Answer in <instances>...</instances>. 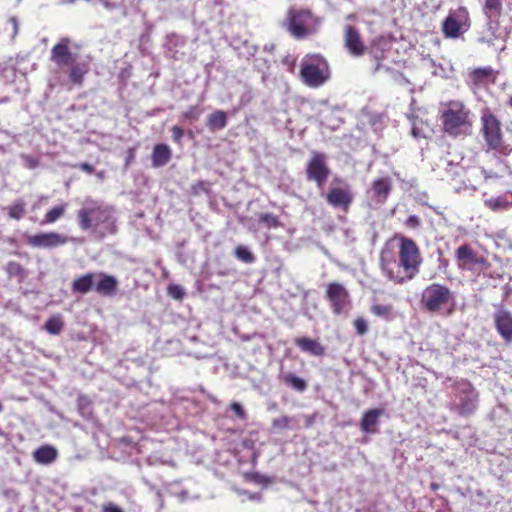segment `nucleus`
<instances>
[{
	"instance_id": "nucleus-1",
	"label": "nucleus",
	"mask_w": 512,
	"mask_h": 512,
	"mask_svg": "<svg viewBox=\"0 0 512 512\" xmlns=\"http://www.w3.org/2000/svg\"><path fill=\"white\" fill-rule=\"evenodd\" d=\"M79 227L92 230L99 237L116 232L112 209L104 206H84L77 213Z\"/></svg>"
},
{
	"instance_id": "nucleus-2",
	"label": "nucleus",
	"mask_w": 512,
	"mask_h": 512,
	"mask_svg": "<svg viewBox=\"0 0 512 512\" xmlns=\"http://www.w3.org/2000/svg\"><path fill=\"white\" fill-rule=\"evenodd\" d=\"M421 263L422 259L416 243L410 238L402 237L399 247V264L403 268L405 276H393L390 273L389 277L397 283L410 280L419 272Z\"/></svg>"
},
{
	"instance_id": "nucleus-3",
	"label": "nucleus",
	"mask_w": 512,
	"mask_h": 512,
	"mask_svg": "<svg viewBox=\"0 0 512 512\" xmlns=\"http://www.w3.org/2000/svg\"><path fill=\"white\" fill-rule=\"evenodd\" d=\"M445 132L452 136L467 134L471 127L469 110L459 101L449 102L442 113Z\"/></svg>"
},
{
	"instance_id": "nucleus-4",
	"label": "nucleus",
	"mask_w": 512,
	"mask_h": 512,
	"mask_svg": "<svg viewBox=\"0 0 512 512\" xmlns=\"http://www.w3.org/2000/svg\"><path fill=\"white\" fill-rule=\"evenodd\" d=\"M300 77L305 85L318 88L330 78L329 65L320 55H308L301 62Z\"/></svg>"
},
{
	"instance_id": "nucleus-5",
	"label": "nucleus",
	"mask_w": 512,
	"mask_h": 512,
	"mask_svg": "<svg viewBox=\"0 0 512 512\" xmlns=\"http://www.w3.org/2000/svg\"><path fill=\"white\" fill-rule=\"evenodd\" d=\"M316 18L309 10L290 9L284 26L296 39H303L316 31Z\"/></svg>"
},
{
	"instance_id": "nucleus-6",
	"label": "nucleus",
	"mask_w": 512,
	"mask_h": 512,
	"mask_svg": "<svg viewBox=\"0 0 512 512\" xmlns=\"http://www.w3.org/2000/svg\"><path fill=\"white\" fill-rule=\"evenodd\" d=\"M453 301V292L442 284L433 283L422 292L421 303L429 312H440Z\"/></svg>"
},
{
	"instance_id": "nucleus-7",
	"label": "nucleus",
	"mask_w": 512,
	"mask_h": 512,
	"mask_svg": "<svg viewBox=\"0 0 512 512\" xmlns=\"http://www.w3.org/2000/svg\"><path fill=\"white\" fill-rule=\"evenodd\" d=\"M330 175L327 156L324 153L312 151L306 166V178L314 181L318 188H322Z\"/></svg>"
},
{
	"instance_id": "nucleus-8",
	"label": "nucleus",
	"mask_w": 512,
	"mask_h": 512,
	"mask_svg": "<svg viewBox=\"0 0 512 512\" xmlns=\"http://www.w3.org/2000/svg\"><path fill=\"white\" fill-rule=\"evenodd\" d=\"M470 27L469 13L465 7L450 11L443 22L442 30L446 37L457 38Z\"/></svg>"
},
{
	"instance_id": "nucleus-9",
	"label": "nucleus",
	"mask_w": 512,
	"mask_h": 512,
	"mask_svg": "<svg viewBox=\"0 0 512 512\" xmlns=\"http://www.w3.org/2000/svg\"><path fill=\"white\" fill-rule=\"evenodd\" d=\"M455 257L458 267L462 270L475 271L489 266L488 261L479 256L468 244L459 246L455 251Z\"/></svg>"
},
{
	"instance_id": "nucleus-10",
	"label": "nucleus",
	"mask_w": 512,
	"mask_h": 512,
	"mask_svg": "<svg viewBox=\"0 0 512 512\" xmlns=\"http://www.w3.org/2000/svg\"><path fill=\"white\" fill-rule=\"evenodd\" d=\"M482 133L487 146L497 149L502 143V130L500 121L490 112H485L481 117Z\"/></svg>"
},
{
	"instance_id": "nucleus-11",
	"label": "nucleus",
	"mask_w": 512,
	"mask_h": 512,
	"mask_svg": "<svg viewBox=\"0 0 512 512\" xmlns=\"http://www.w3.org/2000/svg\"><path fill=\"white\" fill-rule=\"evenodd\" d=\"M460 403L457 405V411L462 416L473 414L478 406V394L472 385L463 382L457 386Z\"/></svg>"
},
{
	"instance_id": "nucleus-12",
	"label": "nucleus",
	"mask_w": 512,
	"mask_h": 512,
	"mask_svg": "<svg viewBox=\"0 0 512 512\" xmlns=\"http://www.w3.org/2000/svg\"><path fill=\"white\" fill-rule=\"evenodd\" d=\"M326 296L331 303L333 312L337 315L345 312L349 304V293L340 283H329L326 290Z\"/></svg>"
},
{
	"instance_id": "nucleus-13",
	"label": "nucleus",
	"mask_w": 512,
	"mask_h": 512,
	"mask_svg": "<svg viewBox=\"0 0 512 512\" xmlns=\"http://www.w3.org/2000/svg\"><path fill=\"white\" fill-rule=\"evenodd\" d=\"M327 203L334 208L347 211L353 201V193L348 183H342L340 187H331L326 195Z\"/></svg>"
},
{
	"instance_id": "nucleus-14",
	"label": "nucleus",
	"mask_w": 512,
	"mask_h": 512,
	"mask_svg": "<svg viewBox=\"0 0 512 512\" xmlns=\"http://www.w3.org/2000/svg\"><path fill=\"white\" fill-rule=\"evenodd\" d=\"M68 238L57 232L39 233L29 236L27 243L35 248H55L65 245Z\"/></svg>"
},
{
	"instance_id": "nucleus-15",
	"label": "nucleus",
	"mask_w": 512,
	"mask_h": 512,
	"mask_svg": "<svg viewBox=\"0 0 512 512\" xmlns=\"http://www.w3.org/2000/svg\"><path fill=\"white\" fill-rule=\"evenodd\" d=\"M69 42V38H62L51 49V60L60 68L72 65L77 59V54L72 53L68 47Z\"/></svg>"
},
{
	"instance_id": "nucleus-16",
	"label": "nucleus",
	"mask_w": 512,
	"mask_h": 512,
	"mask_svg": "<svg viewBox=\"0 0 512 512\" xmlns=\"http://www.w3.org/2000/svg\"><path fill=\"white\" fill-rule=\"evenodd\" d=\"M496 330L507 343L512 342V314L506 309H499L493 315Z\"/></svg>"
},
{
	"instance_id": "nucleus-17",
	"label": "nucleus",
	"mask_w": 512,
	"mask_h": 512,
	"mask_svg": "<svg viewBox=\"0 0 512 512\" xmlns=\"http://www.w3.org/2000/svg\"><path fill=\"white\" fill-rule=\"evenodd\" d=\"M95 291L103 296L112 297L117 293L119 282L113 275L103 272L95 273Z\"/></svg>"
},
{
	"instance_id": "nucleus-18",
	"label": "nucleus",
	"mask_w": 512,
	"mask_h": 512,
	"mask_svg": "<svg viewBox=\"0 0 512 512\" xmlns=\"http://www.w3.org/2000/svg\"><path fill=\"white\" fill-rule=\"evenodd\" d=\"M344 42L345 47L353 56H361L365 51V46L361 41L359 32L350 25L345 28Z\"/></svg>"
},
{
	"instance_id": "nucleus-19",
	"label": "nucleus",
	"mask_w": 512,
	"mask_h": 512,
	"mask_svg": "<svg viewBox=\"0 0 512 512\" xmlns=\"http://www.w3.org/2000/svg\"><path fill=\"white\" fill-rule=\"evenodd\" d=\"M382 409H370L363 414L360 429L366 434H375L378 432L379 418L383 415Z\"/></svg>"
},
{
	"instance_id": "nucleus-20",
	"label": "nucleus",
	"mask_w": 512,
	"mask_h": 512,
	"mask_svg": "<svg viewBox=\"0 0 512 512\" xmlns=\"http://www.w3.org/2000/svg\"><path fill=\"white\" fill-rule=\"evenodd\" d=\"M391 191V181L389 178H380L372 183L371 198L378 204H383Z\"/></svg>"
},
{
	"instance_id": "nucleus-21",
	"label": "nucleus",
	"mask_w": 512,
	"mask_h": 512,
	"mask_svg": "<svg viewBox=\"0 0 512 512\" xmlns=\"http://www.w3.org/2000/svg\"><path fill=\"white\" fill-rule=\"evenodd\" d=\"M57 456V449L51 445H43L33 452L34 461L42 465H49L53 463Z\"/></svg>"
},
{
	"instance_id": "nucleus-22",
	"label": "nucleus",
	"mask_w": 512,
	"mask_h": 512,
	"mask_svg": "<svg viewBox=\"0 0 512 512\" xmlns=\"http://www.w3.org/2000/svg\"><path fill=\"white\" fill-rule=\"evenodd\" d=\"M295 344L303 351L312 356H322L325 353V348L317 340L299 337L295 339Z\"/></svg>"
},
{
	"instance_id": "nucleus-23",
	"label": "nucleus",
	"mask_w": 512,
	"mask_h": 512,
	"mask_svg": "<svg viewBox=\"0 0 512 512\" xmlns=\"http://www.w3.org/2000/svg\"><path fill=\"white\" fill-rule=\"evenodd\" d=\"M95 279V273H87L73 281L72 290L74 292L86 294L94 288Z\"/></svg>"
},
{
	"instance_id": "nucleus-24",
	"label": "nucleus",
	"mask_w": 512,
	"mask_h": 512,
	"mask_svg": "<svg viewBox=\"0 0 512 512\" xmlns=\"http://www.w3.org/2000/svg\"><path fill=\"white\" fill-rule=\"evenodd\" d=\"M171 158V150L165 144H158L154 147L152 153L153 167H162L166 165Z\"/></svg>"
},
{
	"instance_id": "nucleus-25",
	"label": "nucleus",
	"mask_w": 512,
	"mask_h": 512,
	"mask_svg": "<svg viewBox=\"0 0 512 512\" xmlns=\"http://www.w3.org/2000/svg\"><path fill=\"white\" fill-rule=\"evenodd\" d=\"M370 312L387 322L392 321L396 317L394 307L391 304L374 302L370 307Z\"/></svg>"
},
{
	"instance_id": "nucleus-26",
	"label": "nucleus",
	"mask_w": 512,
	"mask_h": 512,
	"mask_svg": "<svg viewBox=\"0 0 512 512\" xmlns=\"http://www.w3.org/2000/svg\"><path fill=\"white\" fill-rule=\"evenodd\" d=\"M69 67V79L73 84L81 85L84 75L88 72V65L75 61Z\"/></svg>"
},
{
	"instance_id": "nucleus-27",
	"label": "nucleus",
	"mask_w": 512,
	"mask_h": 512,
	"mask_svg": "<svg viewBox=\"0 0 512 512\" xmlns=\"http://www.w3.org/2000/svg\"><path fill=\"white\" fill-rule=\"evenodd\" d=\"M280 378L287 386L297 392H304L307 388L306 381L292 373L281 374Z\"/></svg>"
},
{
	"instance_id": "nucleus-28",
	"label": "nucleus",
	"mask_w": 512,
	"mask_h": 512,
	"mask_svg": "<svg viewBox=\"0 0 512 512\" xmlns=\"http://www.w3.org/2000/svg\"><path fill=\"white\" fill-rule=\"evenodd\" d=\"M207 125L212 130H221L227 125L226 113L222 110H217L209 115Z\"/></svg>"
},
{
	"instance_id": "nucleus-29",
	"label": "nucleus",
	"mask_w": 512,
	"mask_h": 512,
	"mask_svg": "<svg viewBox=\"0 0 512 512\" xmlns=\"http://www.w3.org/2000/svg\"><path fill=\"white\" fill-rule=\"evenodd\" d=\"M68 204L62 203L51 208L44 216L42 221L43 224H52L59 220L65 214Z\"/></svg>"
},
{
	"instance_id": "nucleus-30",
	"label": "nucleus",
	"mask_w": 512,
	"mask_h": 512,
	"mask_svg": "<svg viewBox=\"0 0 512 512\" xmlns=\"http://www.w3.org/2000/svg\"><path fill=\"white\" fill-rule=\"evenodd\" d=\"M63 321L60 315L50 317L45 323V329L52 335H58L63 329Z\"/></svg>"
},
{
	"instance_id": "nucleus-31",
	"label": "nucleus",
	"mask_w": 512,
	"mask_h": 512,
	"mask_svg": "<svg viewBox=\"0 0 512 512\" xmlns=\"http://www.w3.org/2000/svg\"><path fill=\"white\" fill-rule=\"evenodd\" d=\"M5 270L10 277H19L20 280L24 279L26 276L25 269L20 263L15 261L8 262Z\"/></svg>"
},
{
	"instance_id": "nucleus-32",
	"label": "nucleus",
	"mask_w": 512,
	"mask_h": 512,
	"mask_svg": "<svg viewBox=\"0 0 512 512\" xmlns=\"http://www.w3.org/2000/svg\"><path fill=\"white\" fill-rule=\"evenodd\" d=\"M235 256L244 263L250 264L255 261L253 253L243 245H239L235 248Z\"/></svg>"
},
{
	"instance_id": "nucleus-33",
	"label": "nucleus",
	"mask_w": 512,
	"mask_h": 512,
	"mask_svg": "<svg viewBox=\"0 0 512 512\" xmlns=\"http://www.w3.org/2000/svg\"><path fill=\"white\" fill-rule=\"evenodd\" d=\"M25 202L21 199L17 200L9 207V217L11 219L20 220L25 214Z\"/></svg>"
},
{
	"instance_id": "nucleus-34",
	"label": "nucleus",
	"mask_w": 512,
	"mask_h": 512,
	"mask_svg": "<svg viewBox=\"0 0 512 512\" xmlns=\"http://www.w3.org/2000/svg\"><path fill=\"white\" fill-rule=\"evenodd\" d=\"M239 51V55L249 58L251 56H254L257 52V46L250 43L248 40H245L242 42L241 46L236 47Z\"/></svg>"
},
{
	"instance_id": "nucleus-35",
	"label": "nucleus",
	"mask_w": 512,
	"mask_h": 512,
	"mask_svg": "<svg viewBox=\"0 0 512 512\" xmlns=\"http://www.w3.org/2000/svg\"><path fill=\"white\" fill-rule=\"evenodd\" d=\"M488 207L494 211L508 209L511 204L502 197L492 198L486 201Z\"/></svg>"
},
{
	"instance_id": "nucleus-36",
	"label": "nucleus",
	"mask_w": 512,
	"mask_h": 512,
	"mask_svg": "<svg viewBox=\"0 0 512 512\" xmlns=\"http://www.w3.org/2000/svg\"><path fill=\"white\" fill-rule=\"evenodd\" d=\"M293 418L289 416H282L272 420V429L274 431L284 430L291 428V422Z\"/></svg>"
},
{
	"instance_id": "nucleus-37",
	"label": "nucleus",
	"mask_w": 512,
	"mask_h": 512,
	"mask_svg": "<svg viewBox=\"0 0 512 512\" xmlns=\"http://www.w3.org/2000/svg\"><path fill=\"white\" fill-rule=\"evenodd\" d=\"M259 221L263 223L267 228H277L280 226V222L272 213H263L259 217Z\"/></svg>"
},
{
	"instance_id": "nucleus-38",
	"label": "nucleus",
	"mask_w": 512,
	"mask_h": 512,
	"mask_svg": "<svg viewBox=\"0 0 512 512\" xmlns=\"http://www.w3.org/2000/svg\"><path fill=\"white\" fill-rule=\"evenodd\" d=\"M354 327L358 335L363 336L368 332V323L362 318L358 317L354 320Z\"/></svg>"
},
{
	"instance_id": "nucleus-39",
	"label": "nucleus",
	"mask_w": 512,
	"mask_h": 512,
	"mask_svg": "<svg viewBox=\"0 0 512 512\" xmlns=\"http://www.w3.org/2000/svg\"><path fill=\"white\" fill-rule=\"evenodd\" d=\"M501 8V1L500 0H485V6L484 11L486 15H489L490 13L494 11H499Z\"/></svg>"
},
{
	"instance_id": "nucleus-40",
	"label": "nucleus",
	"mask_w": 512,
	"mask_h": 512,
	"mask_svg": "<svg viewBox=\"0 0 512 512\" xmlns=\"http://www.w3.org/2000/svg\"><path fill=\"white\" fill-rule=\"evenodd\" d=\"M169 295L174 299H182L184 296V290L180 285H170L168 287Z\"/></svg>"
},
{
	"instance_id": "nucleus-41",
	"label": "nucleus",
	"mask_w": 512,
	"mask_h": 512,
	"mask_svg": "<svg viewBox=\"0 0 512 512\" xmlns=\"http://www.w3.org/2000/svg\"><path fill=\"white\" fill-rule=\"evenodd\" d=\"M230 409L236 414V416L241 420H246L247 413L242 407V405L238 402H233L230 405Z\"/></svg>"
},
{
	"instance_id": "nucleus-42",
	"label": "nucleus",
	"mask_w": 512,
	"mask_h": 512,
	"mask_svg": "<svg viewBox=\"0 0 512 512\" xmlns=\"http://www.w3.org/2000/svg\"><path fill=\"white\" fill-rule=\"evenodd\" d=\"M200 111L196 107H190L183 113V117L188 120L195 121L199 118Z\"/></svg>"
},
{
	"instance_id": "nucleus-43",
	"label": "nucleus",
	"mask_w": 512,
	"mask_h": 512,
	"mask_svg": "<svg viewBox=\"0 0 512 512\" xmlns=\"http://www.w3.org/2000/svg\"><path fill=\"white\" fill-rule=\"evenodd\" d=\"M102 512H124L122 508L112 502H108L102 506Z\"/></svg>"
},
{
	"instance_id": "nucleus-44",
	"label": "nucleus",
	"mask_w": 512,
	"mask_h": 512,
	"mask_svg": "<svg viewBox=\"0 0 512 512\" xmlns=\"http://www.w3.org/2000/svg\"><path fill=\"white\" fill-rule=\"evenodd\" d=\"M172 131V138L175 142L177 143H180L182 137H183V130L182 128L178 127V126H173V128L171 129Z\"/></svg>"
},
{
	"instance_id": "nucleus-45",
	"label": "nucleus",
	"mask_w": 512,
	"mask_h": 512,
	"mask_svg": "<svg viewBox=\"0 0 512 512\" xmlns=\"http://www.w3.org/2000/svg\"><path fill=\"white\" fill-rule=\"evenodd\" d=\"M405 224L410 228H417L420 225V219L416 215H411L407 218Z\"/></svg>"
},
{
	"instance_id": "nucleus-46",
	"label": "nucleus",
	"mask_w": 512,
	"mask_h": 512,
	"mask_svg": "<svg viewBox=\"0 0 512 512\" xmlns=\"http://www.w3.org/2000/svg\"><path fill=\"white\" fill-rule=\"evenodd\" d=\"M79 168L88 174H92L94 172V167L87 162L80 163Z\"/></svg>"
},
{
	"instance_id": "nucleus-47",
	"label": "nucleus",
	"mask_w": 512,
	"mask_h": 512,
	"mask_svg": "<svg viewBox=\"0 0 512 512\" xmlns=\"http://www.w3.org/2000/svg\"><path fill=\"white\" fill-rule=\"evenodd\" d=\"M315 419H316V413L306 416L305 417V427L310 428L314 424Z\"/></svg>"
},
{
	"instance_id": "nucleus-48",
	"label": "nucleus",
	"mask_w": 512,
	"mask_h": 512,
	"mask_svg": "<svg viewBox=\"0 0 512 512\" xmlns=\"http://www.w3.org/2000/svg\"><path fill=\"white\" fill-rule=\"evenodd\" d=\"M10 22L13 25V37H15L18 33V21H17L16 17H11Z\"/></svg>"
},
{
	"instance_id": "nucleus-49",
	"label": "nucleus",
	"mask_w": 512,
	"mask_h": 512,
	"mask_svg": "<svg viewBox=\"0 0 512 512\" xmlns=\"http://www.w3.org/2000/svg\"><path fill=\"white\" fill-rule=\"evenodd\" d=\"M491 73V69H478L476 74L481 77H486Z\"/></svg>"
},
{
	"instance_id": "nucleus-50",
	"label": "nucleus",
	"mask_w": 512,
	"mask_h": 512,
	"mask_svg": "<svg viewBox=\"0 0 512 512\" xmlns=\"http://www.w3.org/2000/svg\"><path fill=\"white\" fill-rule=\"evenodd\" d=\"M411 133L415 138L423 137L421 130L415 126L412 127Z\"/></svg>"
},
{
	"instance_id": "nucleus-51",
	"label": "nucleus",
	"mask_w": 512,
	"mask_h": 512,
	"mask_svg": "<svg viewBox=\"0 0 512 512\" xmlns=\"http://www.w3.org/2000/svg\"><path fill=\"white\" fill-rule=\"evenodd\" d=\"M85 403H86V398L83 396H80L78 398V407L80 410L84 409Z\"/></svg>"
},
{
	"instance_id": "nucleus-52",
	"label": "nucleus",
	"mask_w": 512,
	"mask_h": 512,
	"mask_svg": "<svg viewBox=\"0 0 512 512\" xmlns=\"http://www.w3.org/2000/svg\"><path fill=\"white\" fill-rule=\"evenodd\" d=\"M103 3L105 5V7H107V8H113L114 7V5H111L108 1H104Z\"/></svg>"
},
{
	"instance_id": "nucleus-53",
	"label": "nucleus",
	"mask_w": 512,
	"mask_h": 512,
	"mask_svg": "<svg viewBox=\"0 0 512 512\" xmlns=\"http://www.w3.org/2000/svg\"><path fill=\"white\" fill-rule=\"evenodd\" d=\"M75 0H62L61 3L62 4H69V3H73Z\"/></svg>"
},
{
	"instance_id": "nucleus-54",
	"label": "nucleus",
	"mask_w": 512,
	"mask_h": 512,
	"mask_svg": "<svg viewBox=\"0 0 512 512\" xmlns=\"http://www.w3.org/2000/svg\"><path fill=\"white\" fill-rule=\"evenodd\" d=\"M380 69V64L378 63L376 67L374 68V73H376Z\"/></svg>"
},
{
	"instance_id": "nucleus-55",
	"label": "nucleus",
	"mask_w": 512,
	"mask_h": 512,
	"mask_svg": "<svg viewBox=\"0 0 512 512\" xmlns=\"http://www.w3.org/2000/svg\"><path fill=\"white\" fill-rule=\"evenodd\" d=\"M508 103H509V106L512 108V96L510 97V99H509V102H508Z\"/></svg>"
},
{
	"instance_id": "nucleus-56",
	"label": "nucleus",
	"mask_w": 512,
	"mask_h": 512,
	"mask_svg": "<svg viewBox=\"0 0 512 512\" xmlns=\"http://www.w3.org/2000/svg\"><path fill=\"white\" fill-rule=\"evenodd\" d=\"M3 411V405L2 403L0 402V413Z\"/></svg>"
},
{
	"instance_id": "nucleus-57",
	"label": "nucleus",
	"mask_w": 512,
	"mask_h": 512,
	"mask_svg": "<svg viewBox=\"0 0 512 512\" xmlns=\"http://www.w3.org/2000/svg\"><path fill=\"white\" fill-rule=\"evenodd\" d=\"M30 165L35 166V165H36V162H34V161H33V162H30Z\"/></svg>"
},
{
	"instance_id": "nucleus-58",
	"label": "nucleus",
	"mask_w": 512,
	"mask_h": 512,
	"mask_svg": "<svg viewBox=\"0 0 512 512\" xmlns=\"http://www.w3.org/2000/svg\"><path fill=\"white\" fill-rule=\"evenodd\" d=\"M30 165L35 166V165H36V162H34V161H33V162H30Z\"/></svg>"
},
{
	"instance_id": "nucleus-59",
	"label": "nucleus",
	"mask_w": 512,
	"mask_h": 512,
	"mask_svg": "<svg viewBox=\"0 0 512 512\" xmlns=\"http://www.w3.org/2000/svg\"><path fill=\"white\" fill-rule=\"evenodd\" d=\"M0 434H2V430L0 429Z\"/></svg>"
}]
</instances>
